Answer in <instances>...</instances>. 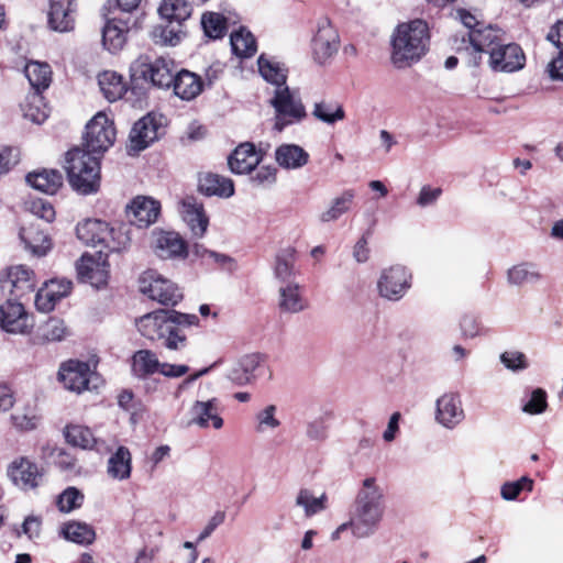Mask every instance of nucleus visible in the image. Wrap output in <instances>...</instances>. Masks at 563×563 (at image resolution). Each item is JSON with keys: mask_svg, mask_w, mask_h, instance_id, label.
Wrapping results in <instances>:
<instances>
[{"mask_svg": "<svg viewBox=\"0 0 563 563\" xmlns=\"http://www.w3.org/2000/svg\"><path fill=\"white\" fill-rule=\"evenodd\" d=\"M179 212L191 235L196 239L203 238L209 227V217L203 205L195 197H186L180 201Z\"/></svg>", "mask_w": 563, "mask_h": 563, "instance_id": "21", "label": "nucleus"}, {"mask_svg": "<svg viewBox=\"0 0 563 563\" xmlns=\"http://www.w3.org/2000/svg\"><path fill=\"white\" fill-rule=\"evenodd\" d=\"M306 435L312 441H324L328 437V426L323 418L309 421L306 427Z\"/></svg>", "mask_w": 563, "mask_h": 563, "instance_id": "59", "label": "nucleus"}, {"mask_svg": "<svg viewBox=\"0 0 563 563\" xmlns=\"http://www.w3.org/2000/svg\"><path fill=\"white\" fill-rule=\"evenodd\" d=\"M231 47L232 52L242 58H247L256 53L257 45L253 34L245 27H241L239 31L231 34Z\"/></svg>", "mask_w": 563, "mask_h": 563, "instance_id": "47", "label": "nucleus"}, {"mask_svg": "<svg viewBox=\"0 0 563 563\" xmlns=\"http://www.w3.org/2000/svg\"><path fill=\"white\" fill-rule=\"evenodd\" d=\"M198 323L195 314L175 310H156L136 320V328L142 336L159 342L168 350L177 351L186 346L187 335L184 328Z\"/></svg>", "mask_w": 563, "mask_h": 563, "instance_id": "2", "label": "nucleus"}, {"mask_svg": "<svg viewBox=\"0 0 563 563\" xmlns=\"http://www.w3.org/2000/svg\"><path fill=\"white\" fill-rule=\"evenodd\" d=\"M58 378L63 386L74 393L98 389L103 380L86 362L69 360L60 365Z\"/></svg>", "mask_w": 563, "mask_h": 563, "instance_id": "8", "label": "nucleus"}, {"mask_svg": "<svg viewBox=\"0 0 563 563\" xmlns=\"http://www.w3.org/2000/svg\"><path fill=\"white\" fill-rule=\"evenodd\" d=\"M0 327L9 333H29L33 328V319L22 303L7 300L0 305Z\"/></svg>", "mask_w": 563, "mask_h": 563, "instance_id": "16", "label": "nucleus"}, {"mask_svg": "<svg viewBox=\"0 0 563 563\" xmlns=\"http://www.w3.org/2000/svg\"><path fill=\"white\" fill-rule=\"evenodd\" d=\"M67 335V328L63 320L51 319L44 327V336L48 341H60Z\"/></svg>", "mask_w": 563, "mask_h": 563, "instance_id": "60", "label": "nucleus"}, {"mask_svg": "<svg viewBox=\"0 0 563 563\" xmlns=\"http://www.w3.org/2000/svg\"><path fill=\"white\" fill-rule=\"evenodd\" d=\"M547 405V393L537 388L532 390L529 400L523 404L522 410L529 415H539L545 410Z\"/></svg>", "mask_w": 563, "mask_h": 563, "instance_id": "56", "label": "nucleus"}, {"mask_svg": "<svg viewBox=\"0 0 563 563\" xmlns=\"http://www.w3.org/2000/svg\"><path fill=\"white\" fill-rule=\"evenodd\" d=\"M140 290L164 306H176L183 299L181 289L154 271H147L140 277Z\"/></svg>", "mask_w": 563, "mask_h": 563, "instance_id": "11", "label": "nucleus"}, {"mask_svg": "<svg viewBox=\"0 0 563 563\" xmlns=\"http://www.w3.org/2000/svg\"><path fill=\"white\" fill-rule=\"evenodd\" d=\"M276 405H266L254 415V431L258 434L273 432L282 426Z\"/></svg>", "mask_w": 563, "mask_h": 563, "instance_id": "46", "label": "nucleus"}, {"mask_svg": "<svg viewBox=\"0 0 563 563\" xmlns=\"http://www.w3.org/2000/svg\"><path fill=\"white\" fill-rule=\"evenodd\" d=\"M295 262H296V250L292 246H287L280 250L275 256L274 263V276L283 283H294L295 277Z\"/></svg>", "mask_w": 563, "mask_h": 563, "instance_id": "37", "label": "nucleus"}, {"mask_svg": "<svg viewBox=\"0 0 563 563\" xmlns=\"http://www.w3.org/2000/svg\"><path fill=\"white\" fill-rule=\"evenodd\" d=\"M161 205L151 197L137 196L126 206L125 213L131 224L147 228L156 222Z\"/></svg>", "mask_w": 563, "mask_h": 563, "instance_id": "19", "label": "nucleus"}, {"mask_svg": "<svg viewBox=\"0 0 563 563\" xmlns=\"http://www.w3.org/2000/svg\"><path fill=\"white\" fill-rule=\"evenodd\" d=\"M77 238L87 245H103L110 252H120L128 247L130 238L121 228H109L101 220H86L76 227Z\"/></svg>", "mask_w": 563, "mask_h": 563, "instance_id": "6", "label": "nucleus"}, {"mask_svg": "<svg viewBox=\"0 0 563 563\" xmlns=\"http://www.w3.org/2000/svg\"><path fill=\"white\" fill-rule=\"evenodd\" d=\"M189 426H198L201 429L209 427L219 430L223 427V419L219 413L217 398L208 399L206 401H195L190 408Z\"/></svg>", "mask_w": 563, "mask_h": 563, "instance_id": "25", "label": "nucleus"}, {"mask_svg": "<svg viewBox=\"0 0 563 563\" xmlns=\"http://www.w3.org/2000/svg\"><path fill=\"white\" fill-rule=\"evenodd\" d=\"M134 75L144 79L153 87L169 89L177 71L175 60L167 56L151 59L148 56L140 57L132 67Z\"/></svg>", "mask_w": 563, "mask_h": 563, "instance_id": "7", "label": "nucleus"}, {"mask_svg": "<svg viewBox=\"0 0 563 563\" xmlns=\"http://www.w3.org/2000/svg\"><path fill=\"white\" fill-rule=\"evenodd\" d=\"M19 162L18 151L5 147L0 151V176L8 173Z\"/></svg>", "mask_w": 563, "mask_h": 563, "instance_id": "64", "label": "nucleus"}, {"mask_svg": "<svg viewBox=\"0 0 563 563\" xmlns=\"http://www.w3.org/2000/svg\"><path fill=\"white\" fill-rule=\"evenodd\" d=\"M429 27L420 19L400 23L393 32L390 60L396 68L418 63L429 49Z\"/></svg>", "mask_w": 563, "mask_h": 563, "instance_id": "4", "label": "nucleus"}, {"mask_svg": "<svg viewBox=\"0 0 563 563\" xmlns=\"http://www.w3.org/2000/svg\"><path fill=\"white\" fill-rule=\"evenodd\" d=\"M533 488V481L528 476H522L516 482L505 483L501 486V497L506 500H514L522 490L531 492Z\"/></svg>", "mask_w": 563, "mask_h": 563, "instance_id": "54", "label": "nucleus"}, {"mask_svg": "<svg viewBox=\"0 0 563 563\" xmlns=\"http://www.w3.org/2000/svg\"><path fill=\"white\" fill-rule=\"evenodd\" d=\"M84 495L76 487L66 488L57 499L58 509L63 512H70L82 505Z\"/></svg>", "mask_w": 563, "mask_h": 563, "instance_id": "53", "label": "nucleus"}, {"mask_svg": "<svg viewBox=\"0 0 563 563\" xmlns=\"http://www.w3.org/2000/svg\"><path fill=\"white\" fill-rule=\"evenodd\" d=\"M76 12V0H49V27L57 32L71 31L75 25Z\"/></svg>", "mask_w": 563, "mask_h": 563, "instance_id": "23", "label": "nucleus"}, {"mask_svg": "<svg viewBox=\"0 0 563 563\" xmlns=\"http://www.w3.org/2000/svg\"><path fill=\"white\" fill-rule=\"evenodd\" d=\"M309 301L298 283H287L278 289V309L283 313H300L308 309Z\"/></svg>", "mask_w": 563, "mask_h": 563, "instance_id": "26", "label": "nucleus"}, {"mask_svg": "<svg viewBox=\"0 0 563 563\" xmlns=\"http://www.w3.org/2000/svg\"><path fill=\"white\" fill-rule=\"evenodd\" d=\"M460 327L464 338L473 339L481 334V324L474 316L465 314L461 320Z\"/></svg>", "mask_w": 563, "mask_h": 563, "instance_id": "63", "label": "nucleus"}, {"mask_svg": "<svg viewBox=\"0 0 563 563\" xmlns=\"http://www.w3.org/2000/svg\"><path fill=\"white\" fill-rule=\"evenodd\" d=\"M202 265L209 269H227L229 272H233L236 268L233 257L216 251H210Z\"/></svg>", "mask_w": 563, "mask_h": 563, "instance_id": "55", "label": "nucleus"}, {"mask_svg": "<svg viewBox=\"0 0 563 563\" xmlns=\"http://www.w3.org/2000/svg\"><path fill=\"white\" fill-rule=\"evenodd\" d=\"M98 82L104 98L114 102L123 97L126 91L125 82L121 75L106 70L98 76Z\"/></svg>", "mask_w": 563, "mask_h": 563, "instance_id": "40", "label": "nucleus"}, {"mask_svg": "<svg viewBox=\"0 0 563 563\" xmlns=\"http://www.w3.org/2000/svg\"><path fill=\"white\" fill-rule=\"evenodd\" d=\"M32 101L27 102L23 109L24 117L34 123L41 124L47 119L46 107H40L35 104L40 102L38 99L32 97Z\"/></svg>", "mask_w": 563, "mask_h": 563, "instance_id": "62", "label": "nucleus"}, {"mask_svg": "<svg viewBox=\"0 0 563 563\" xmlns=\"http://www.w3.org/2000/svg\"><path fill=\"white\" fill-rule=\"evenodd\" d=\"M20 239L24 243V247L36 256H44L51 249L49 238L33 227L22 228Z\"/></svg>", "mask_w": 563, "mask_h": 563, "instance_id": "41", "label": "nucleus"}, {"mask_svg": "<svg viewBox=\"0 0 563 563\" xmlns=\"http://www.w3.org/2000/svg\"><path fill=\"white\" fill-rule=\"evenodd\" d=\"M340 38L338 31L328 18L319 19L312 38V56L318 64H324L338 52Z\"/></svg>", "mask_w": 563, "mask_h": 563, "instance_id": "13", "label": "nucleus"}, {"mask_svg": "<svg viewBox=\"0 0 563 563\" xmlns=\"http://www.w3.org/2000/svg\"><path fill=\"white\" fill-rule=\"evenodd\" d=\"M257 65L262 77L275 88L287 86V70L279 63L261 55Z\"/></svg>", "mask_w": 563, "mask_h": 563, "instance_id": "45", "label": "nucleus"}, {"mask_svg": "<svg viewBox=\"0 0 563 563\" xmlns=\"http://www.w3.org/2000/svg\"><path fill=\"white\" fill-rule=\"evenodd\" d=\"M128 31V25L117 19L107 21L102 29L104 48L110 53H117L122 49L126 42Z\"/></svg>", "mask_w": 563, "mask_h": 563, "instance_id": "36", "label": "nucleus"}, {"mask_svg": "<svg viewBox=\"0 0 563 563\" xmlns=\"http://www.w3.org/2000/svg\"><path fill=\"white\" fill-rule=\"evenodd\" d=\"M77 275L80 282L88 283L95 288L107 285L109 278V265L99 256L84 254L76 264Z\"/></svg>", "mask_w": 563, "mask_h": 563, "instance_id": "20", "label": "nucleus"}, {"mask_svg": "<svg viewBox=\"0 0 563 563\" xmlns=\"http://www.w3.org/2000/svg\"><path fill=\"white\" fill-rule=\"evenodd\" d=\"M151 38L156 45L176 46L185 36L183 24L173 23L155 25L151 31Z\"/></svg>", "mask_w": 563, "mask_h": 563, "instance_id": "44", "label": "nucleus"}, {"mask_svg": "<svg viewBox=\"0 0 563 563\" xmlns=\"http://www.w3.org/2000/svg\"><path fill=\"white\" fill-rule=\"evenodd\" d=\"M114 140L113 122L103 112H98L86 125L85 148L100 157L113 145Z\"/></svg>", "mask_w": 563, "mask_h": 563, "instance_id": "10", "label": "nucleus"}, {"mask_svg": "<svg viewBox=\"0 0 563 563\" xmlns=\"http://www.w3.org/2000/svg\"><path fill=\"white\" fill-rule=\"evenodd\" d=\"M172 87L179 99L191 101L202 92L203 81L196 73L181 69L176 71Z\"/></svg>", "mask_w": 563, "mask_h": 563, "instance_id": "29", "label": "nucleus"}, {"mask_svg": "<svg viewBox=\"0 0 563 563\" xmlns=\"http://www.w3.org/2000/svg\"><path fill=\"white\" fill-rule=\"evenodd\" d=\"M296 505L303 508L306 517H312L328 507V496L323 493L320 497H314L309 489L302 488L296 496Z\"/></svg>", "mask_w": 563, "mask_h": 563, "instance_id": "48", "label": "nucleus"}, {"mask_svg": "<svg viewBox=\"0 0 563 563\" xmlns=\"http://www.w3.org/2000/svg\"><path fill=\"white\" fill-rule=\"evenodd\" d=\"M465 418L461 396L457 393H445L437 399L435 420L446 429H454Z\"/></svg>", "mask_w": 563, "mask_h": 563, "instance_id": "17", "label": "nucleus"}, {"mask_svg": "<svg viewBox=\"0 0 563 563\" xmlns=\"http://www.w3.org/2000/svg\"><path fill=\"white\" fill-rule=\"evenodd\" d=\"M201 26L205 35L211 40L222 38L228 31L227 19L221 13L212 11L202 14Z\"/></svg>", "mask_w": 563, "mask_h": 563, "instance_id": "49", "label": "nucleus"}, {"mask_svg": "<svg viewBox=\"0 0 563 563\" xmlns=\"http://www.w3.org/2000/svg\"><path fill=\"white\" fill-rule=\"evenodd\" d=\"M191 5L187 0H163L158 13L167 23L183 24L191 15Z\"/></svg>", "mask_w": 563, "mask_h": 563, "instance_id": "38", "label": "nucleus"}, {"mask_svg": "<svg viewBox=\"0 0 563 563\" xmlns=\"http://www.w3.org/2000/svg\"><path fill=\"white\" fill-rule=\"evenodd\" d=\"M64 537L78 544H91L96 539L92 527L84 522H69L63 529Z\"/></svg>", "mask_w": 563, "mask_h": 563, "instance_id": "51", "label": "nucleus"}, {"mask_svg": "<svg viewBox=\"0 0 563 563\" xmlns=\"http://www.w3.org/2000/svg\"><path fill=\"white\" fill-rule=\"evenodd\" d=\"M69 185L81 195L97 192L100 187V157L88 150L74 147L65 155Z\"/></svg>", "mask_w": 563, "mask_h": 563, "instance_id": "5", "label": "nucleus"}, {"mask_svg": "<svg viewBox=\"0 0 563 563\" xmlns=\"http://www.w3.org/2000/svg\"><path fill=\"white\" fill-rule=\"evenodd\" d=\"M271 104L276 112L274 126L279 132L287 125L301 122L307 117L301 99L288 86L274 89Z\"/></svg>", "mask_w": 563, "mask_h": 563, "instance_id": "9", "label": "nucleus"}, {"mask_svg": "<svg viewBox=\"0 0 563 563\" xmlns=\"http://www.w3.org/2000/svg\"><path fill=\"white\" fill-rule=\"evenodd\" d=\"M161 363L153 351L140 350L132 356V371L136 377L144 378L158 373Z\"/></svg>", "mask_w": 563, "mask_h": 563, "instance_id": "42", "label": "nucleus"}, {"mask_svg": "<svg viewBox=\"0 0 563 563\" xmlns=\"http://www.w3.org/2000/svg\"><path fill=\"white\" fill-rule=\"evenodd\" d=\"M508 282L516 286L537 283L541 278L537 266L531 263H521L512 266L507 273Z\"/></svg>", "mask_w": 563, "mask_h": 563, "instance_id": "50", "label": "nucleus"}, {"mask_svg": "<svg viewBox=\"0 0 563 563\" xmlns=\"http://www.w3.org/2000/svg\"><path fill=\"white\" fill-rule=\"evenodd\" d=\"M26 183L44 194L54 195L63 185V176L57 169H43L29 173Z\"/></svg>", "mask_w": 563, "mask_h": 563, "instance_id": "34", "label": "nucleus"}, {"mask_svg": "<svg viewBox=\"0 0 563 563\" xmlns=\"http://www.w3.org/2000/svg\"><path fill=\"white\" fill-rule=\"evenodd\" d=\"M198 188L206 196L229 198L234 195L233 181L219 174L206 173L199 177Z\"/></svg>", "mask_w": 563, "mask_h": 563, "instance_id": "33", "label": "nucleus"}, {"mask_svg": "<svg viewBox=\"0 0 563 563\" xmlns=\"http://www.w3.org/2000/svg\"><path fill=\"white\" fill-rule=\"evenodd\" d=\"M37 283V276L31 267L18 264L7 268L5 277L1 279V287L10 288V292L15 297H23L33 292Z\"/></svg>", "mask_w": 563, "mask_h": 563, "instance_id": "15", "label": "nucleus"}, {"mask_svg": "<svg viewBox=\"0 0 563 563\" xmlns=\"http://www.w3.org/2000/svg\"><path fill=\"white\" fill-rule=\"evenodd\" d=\"M7 475L20 489L31 490L42 484L44 472L35 462L25 456H19L8 465Z\"/></svg>", "mask_w": 563, "mask_h": 563, "instance_id": "14", "label": "nucleus"}, {"mask_svg": "<svg viewBox=\"0 0 563 563\" xmlns=\"http://www.w3.org/2000/svg\"><path fill=\"white\" fill-rule=\"evenodd\" d=\"M158 129L155 118L145 115L132 128L130 133V148L140 152L158 139Z\"/></svg>", "mask_w": 563, "mask_h": 563, "instance_id": "28", "label": "nucleus"}, {"mask_svg": "<svg viewBox=\"0 0 563 563\" xmlns=\"http://www.w3.org/2000/svg\"><path fill=\"white\" fill-rule=\"evenodd\" d=\"M410 287L411 274L401 265L383 269L377 280L379 295L388 300L401 299Z\"/></svg>", "mask_w": 563, "mask_h": 563, "instance_id": "12", "label": "nucleus"}, {"mask_svg": "<svg viewBox=\"0 0 563 563\" xmlns=\"http://www.w3.org/2000/svg\"><path fill=\"white\" fill-rule=\"evenodd\" d=\"M262 155L252 143L240 144L228 157V164L234 174H250L261 163Z\"/></svg>", "mask_w": 563, "mask_h": 563, "instance_id": "27", "label": "nucleus"}, {"mask_svg": "<svg viewBox=\"0 0 563 563\" xmlns=\"http://www.w3.org/2000/svg\"><path fill=\"white\" fill-rule=\"evenodd\" d=\"M312 115L328 125H334L336 122L345 119L343 106L335 100L322 99L314 102Z\"/></svg>", "mask_w": 563, "mask_h": 563, "instance_id": "39", "label": "nucleus"}, {"mask_svg": "<svg viewBox=\"0 0 563 563\" xmlns=\"http://www.w3.org/2000/svg\"><path fill=\"white\" fill-rule=\"evenodd\" d=\"M504 31L487 25L483 31L470 34V40L462 38L463 45H456V52L467 59L468 65L478 66L483 54H488V65L494 71L515 73L526 65V55L517 43H505Z\"/></svg>", "mask_w": 563, "mask_h": 563, "instance_id": "1", "label": "nucleus"}, {"mask_svg": "<svg viewBox=\"0 0 563 563\" xmlns=\"http://www.w3.org/2000/svg\"><path fill=\"white\" fill-rule=\"evenodd\" d=\"M355 192L352 189L344 190L340 196L335 197L327 210L320 213L319 219L323 223L336 221L346 213L353 203Z\"/></svg>", "mask_w": 563, "mask_h": 563, "instance_id": "43", "label": "nucleus"}, {"mask_svg": "<svg viewBox=\"0 0 563 563\" xmlns=\"http://www.w3.org/2000/svg\"><path fill=\"white\" fill-rule=\"evenodd\" d=\"M309 157V153L297 144H282L275 150V159L285 169H299L308 164Z\"/></svg>", "mask_w": 563, "mask_h": 563, "instance_id": "32", "label": "nucleus"}, {"mask_svg": "<svg viewBox=\"0 0 563 563\" xmlns=\"http://www.w3.org/2000/svg\"><path fill=\"white\" fill-rule=\"evenodd\" d=\"M500 361L511 371H520L528 367L526 355L518 351L504 352L500 355Z\"/></svg>", "mask_w": 563, "mask_h": 563, "instance_id": "58", "label": "nucleus"}, {"mask_svg": "<svg viewBox=\"0 0 563 563\" xmlns=\"http://www.w3.org/2000/svg\"><path fill=\"white\" fill-rule=\"evenodd\" d=\"M132 472V455L126 446H119L117 451L111 454L107 464L108 475L118 481H125L130 478Z\"/></svg>", "mask_w": 563, "mask_h": 563, "instance_id": "35", "label": "nucleus"}, {"mask_svg": "<svg viewBox=\"0 0 563 563\" xmlns=\"http://www.w3.org/2000/svg\"><path fill=\"white\" fill-rule=\"evenodd\" d=\"M24 74L34 90L33 98L42 101V91L46 90L52 82L51 66L47 63L29 62L24 67Z\"/></svg>", "mask_w": 563, "mask_h": 563, "instance_id": "31", "label": "nucleus"}, {"mask_svg": "<svg viewBox=\"0 0 563 563\" xmlns=\"http://www.w3.org/2000/svg\"><path fill=\"white\" fill-rule=\"evenodd\" d=\"M384 514V492L374 477H367L357 492L350 519L353 536L358 539L372 536L378 529Z\"/></svg>", "mask_w": 563, "mask_h": 563, "instance_id": "3", "label": "nucleus"}, {"mask_svg": "<svg viewBox=\"0 0 563 563\" xmlns=\"http://www.w3.org/2000/svg\"><path fill=\"white\" fill-rule=\"evenodd\" d=\"M457 15L463 23V25L467 29V32L461 33L454 36L453 40V46L456 49V45H463L462 38L465 36V40H470V34L475 31H483L486 26L483 25L482 22H479L475 15H473L471 12L460 9L457 10Z\"/></svg>", "mask_w": 563, "mask_h": 563, "instance_id": "52", "label": "nucleus"}, {"mask_svg": "<svg viewBox=\"0 0 563 563\" xmlns=\"http://www.w3.org/2000/svg\"><path fill=\"white\" fill-rule=\"evenodd\" d=\"M262 362L260 354L244 355L230 368L228 378L239 386L251 384L256 378L255 372Z\"/></svg>", "mask_w": 563, "mask_h": 563, "instance_id": "30", "label": "nucleus"}, {"mask_svg": "<svg viewBox=\"0 0 563 563\" xmlns=\"http://www.w3.org/2000/svg\"><path fill=\"white\" fill-rule=\"evenodd\" d=\"M152 247L154 253L163 260H185L189 255L187 242L176 232L155 233Z\"/></svg>", "mask_w": 563, "mask_h": 563, "instance_id": "18", "label": "nucleus"}, {"mask_svg": "<svg viewBox=\"0 0 563 563\" xmlns=\"http://www.w3.org/2000/svg\"><path fill=\"white\" fill-rule=\"evenodd\" d=\"M71 286V282L64 278L45 282L35 296L37 310L42 312L52 311L62 298L69 295Z\"/></svg>", "mask_w": 563, "mask_h": 563, "instance_id": "22", "label": "nucleus"}, {"mask_svg": "<svg viewBox=\"0 0 563 563\" xmlns=\"http://www.w3.org/2000/svg\"><path fill=\"white\" fill-rule=\"evenodd\" d=\"M277 168L272 165H263L255 169L251 176V181L258 186H271L275 184Z\"/></svg>", "mask_w": 563, "mask_h": 563, "instance_id": "57", "label": "nucleus"}, {"mask_svg": "<svg viewBox=\"0 0 563 563\" xmlns=\"http://www.w3.org/2000/svg\"><path fill=\"white\" fill-rule=\"evenodd\" d=\"M65 438L66 441L74 446L96 451L102 455L110 453L112 450L111 444L106 440L96 438L92 431L85 426H67L65 430Z\"/></svg>", "mask_w": 563, "mask_h": 563, "instance_id": "24", "label": "nucleus"}, {"mask_svg": "<svg viewBox=\"0 0 563 563\" xmlns=\"http://www.w3.org/2000/svg\"><path fill=\"white\" fill-rule=\"evenodd\" d=\"M30 210L36 217L52 222L55 219V210L53 206L44 199H34L31 201Z\"/></svg>", "mask_w": 563, "mask_h": 563, "instance_id": "61", "label": "nucleus"}]
</instances>
